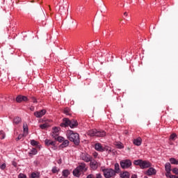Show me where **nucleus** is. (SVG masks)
<instances>
[{"instance_id": "nucleus-32", "label": "nucleus", "mask_w": 178, "mask_h": 178, "mask_svg": "<svg viewBox=\"0 0 178 178\" xmlns=\"http://www.w3.org/2000/svg\"><path fill=\"white\" fill-rule=\"evenodd\" d=\"M39 13H40V15H41V16L43 19H45V13H44V10H42V9H40Z\"/></svg>"}, {"instance_id": "nucleus-42", "label": "nucleus", "mask_w": 178, "mask_h": 178, "mask_svg": "<svg viewBox=\"0 0 178 178\" xmlns=\"http://www.w3.org/2000/svg\"><path fill=\"white\" fill-rule=\"evenodd\" d=\"M176 137H177L176 134H172L170 136V140H175V138H176Z\"/></svg>"}, {"instance_id": "nucleus-41", "label": "nucleus", "mask_w": 178, "mask_h": 178, "mask_svg": "<svg viewBox=\"0 0 178 178\" xmlns=\"http://www.w3.org/2000/svg\"><path fill=\"white\" fill-rule=\"evenodd\" d=\"M68 24H70V26H72V24H74V20H73L72 18H70V19L69 20Z\"/></svg>"}, {"instance_id": "nucleus-40", "label": "nucleus", "mask_w": 178, "mask_h": 178, "mask_svg": "<svg viewBox=\"0 0 178 178\" xmlns=\"http://www.w3.org/2000/svg\"><path fill=\"white\" fill-rule=\"evenodd\" d=\"M172 173H175V175H178V168H175L172 169Z\"/></svg>"}, {"instance_id": "nucleus-53", "label": "nucleus", "mask_w": 178, "mask_h": 178, "mask_svg": "<svg viewBox=\"0 0 178 178\" xmlns=\"http://www.w3.org/2000/svg\"><path fill=\"white\" fill-rule=\"evenodd\" d=\"M144 178H148V177H144Z\"/></svg>"}, {"instance_id": "nucleus-24", "label": "nucleus", "mask_w": 178, "mask_h": 178, "mask_svg": "<svg viewBox=\"0 0 178 178\" xmlns=\"http://www.w3.org/2000/svg\"><path fill=\"white\" fill-rule=\"evenodd\" d=\"M68 146H69V140H64L63 143L60 145L61 148H65V147H68Z\"/></svg>"}, {"instance_id": "nucleus-5", "label": "nucleus", "mask_w": 178, "mask_h": 178, "mask_svg": "<svg viewBox=\"0 0 178 178\" xmlns=\"http://www.w3.org/2000/svg\"><path fill=\"white\" fill-rule=\"evenodd\" d=\"M66 4H65V0H63L58 3V6H56L57 12L60 13V15L65 13L66 12V8H65Z\"/></svg>"}, {"instance_id": "nucleus-6", "label": "nucleus", "mask_w": 178, "mask_h": 178, "mask_svg": "<svg viewBox=\"0 0 178 178\" xmlns=\"http://www.w3.org/2000/svg\"><path fill=\"white\" fill-rule=\"evenodd\" d=\"M122 169H129L131 166V161L129 159L122 160L120 162Z\"/></svg>"}, {"instance_id": "nucleus-37", "label": "nucleus", "mask_w": 178, "mask_h": 178, "mask_svg": "<svg viewBox=\"0 0 178 178\" xmlns=\"http://www.w3.org/2000/svg\"><path fill=\"white\" fill-rule=\"evenodd\" d=\"M116 147L119 148V149H122L123 148V145H122V143H117Z\"/></svg>"}, {"instance_id": "nucleus-54", "label": "nucleus", "mask_w": 178, "mask_h": 178, "mask_svg": "<svg viewBox=\"0 0 178 178\" xmlns=\"http://www.w3.org/2000/svg\"><path fill=\"white\" fill-rule=\"evenodd\" d=\"M81 10V8H79V10Z\"/></svg>"}, {"instance_id": "nucleus-15", "label": "nucleus", "mask_w": 178, "mask_h": 178, "mask_svg": "<svg viewBox=\"0 0 178 178\" xmlns=\"http://www.w3.org/2000/svg\"><path fill=\"white\" fill-rule=\"evenodd\" d=\"M79 124L77 123V121L72 120H70V127L71 129H74V127H77V125Z\"/></svg>"}, {"instance_id": "nucleus-45", "label": "nucleus", "mask_w": 178, "mask_h": 178, "mask_svg": "<svg viewBox=\"0 0 178 178\" xmlns=\"http://www.w3.org/2000/svg\"><path fill=\"white\" fill-rule=\"evenodd\" d=\"M31 99L33 103L37 102V99H35V97H32Z\"/></svg>"}, {"instance_id": "nucleus-22", "label": "nucleus", "mask_w": 178, "mask_h": 178, "mask_svg": "<svg viewBox=\"0 0 178 178\" xmlns=\"http://www.w3.org/2000/svg\"><path fill=\"white\" fill-rule=\"evenodd\" d=\"M22 122V118L20 117H15L13 120L14 124H19Z\"/></svg>"}, {"instance_id": "nucleus-25", "label": "nucleus", "mask_w": 178, "mask_h": 178, "mask_svg": "<svg viewBox=\"0 0 178 178\" xmlns=\"http://www.w3.org/2000/svg\"><path fill=\"white\" fill-rule=\"evenodd\" d=\"M134 165H139L141 168V165L143 164V160L138 159V160H135L134 161Z\"/></svg>"}, {"instance_id": "nucleus-29", "label": "nucleus", "mask_w": 178, "mask_h": 178, "mask_svg": "<svg viewBox=\"0 0 178 178\" xmlns=\"http://www.w3.org/2000/svg\"><path fill=\"white\" fill-rule=\"evenodd\" d=\"M51 171H52V173H58V172H59V168L54 166V167H53Z\"/></svg>"}, {"instance_id": "nucleus-43", "label": "nucleus", "mask_w": 178, "mask_h": 178, "mask_svg": "<svg viewBox=\"0 0 178 178\" xmlns=\"http://www.w3.org/2000/svg\"><path fill=\"white\" fill-rule=\"evenodd\" d=\"M19 178H27V177L24 174H19L18 176Z\"/></svg>"}, {"instance_id": "nucleus-14", "label": "nucleus", "mask_w": 178, "mask_h": 178, "mask_svg": "<svg viewBox=\"0 0 178 178\" xmlns=\"http://www.w3.org/2000/svg\"><path fill=\"white\" fill-rule=\"evenodd\" d=\"M98 166H99V163L95 161H90V168L93 169V170H95L98 168Z\"/></svg>"}, {"instance_id": "nucleus-23", "label": "nucleus", "mask_w": 178, "mask_h": 178, "mask_svg": "<svg viewBox=\"0 0 178 178\" xmlns=\"http://www.w3.org/2000/svg\"><path fill=\"white\" fill-rule=\"evenodd\" d=\"M23 129H24V134L25 136H27V133L29 131V127L27 126V123H24Z\"/></svg>"}, {"instance_id": "nucleus-9", "label": "nucleus", "mask_w": 178, "mask_h": 178, "mask_svg": "<svg viewBox=\"0 0 178 178\" xmlns=\"http://www.w3.org/2000/svg\"><path fill=\"white\" fill-rule=\"evenodd\" d=\"M145 175L147 176H154L156 175V170L155 168L149 167V169L145 172Z\"/></svg>"}, {"instance_id": "nucleus-28", "label": "nucleus", "mask_w": 178, "mask_h": 178, "mask_svg": "<svg viewBox=\"0 0 178 178\" xmlns=\"http://www.w3.org/2000/svg\"><path fill=\"white\" fill-rule=\"evenodd\" d=\"M30 155H37V149L33 148L31 152H29Z\"/></svg>"}, {"instance_id": "nucleus-51", "label": "nucleus", "mask_w": 178, "mask_h": 178, "mask_svg": "<svg viewBox=\"0 0 178 178\" xmlns=\"http://www.w3.org/2000/svg\"><path fill=\"white\" fill-rule=\"evenodd\" d=\"M124 16H126V17H127V13H124Z\"/></svg>"}, {"instance_id": "nucleus-31", "label": "nucleus", "mask_w": 178, "mask_h": 178, "mask_svg": "<svg viewBox=\"0 0 178 178\" xmlns=\"http://www.w3.org/2000/svg\"><path fill=\"white\" fill-rule=\"evenodd\" d=\"M39 177V174L36 172H33L31 174V178H38Z\"/></svg>"}, {"instance_id": "nucleus-4", "label": "nucleus", "mask_w": 178, "mask_h": 178, "mask_svg": "<svg viewBox=\"0 0 178 178\" xmlns=\"http://www.w3.org/2000/svg\"><path fill=\"white\" fill-rule=\"evenodd\" d=\"M106 134L105 131L97 129H92L88 131V136H90V137H105Z\"/></svg>"}, {"instance_id": "nucleus-12", "label": "nucleus", "mask_w": 178, "mask_h": 178, "mask_svg": "<svg viewBox=\"0 0 178 178\" xmlns=\"http://www.w3.org/2000/svg\"><path fill=\"white\" fill-rule=\"evenodd\" d=\"M23 101H29V99L26 96H22V95H18L16 98V102H23Z\"/></svg>"}, {"instance_id": "nucleus-16", "label": "nucleus", "mask_w": 178, "mask_h": 178, "mask_svg": "<svg viewBox=\"0 0 178 178\" xmlns=\"http://www.w3.org/2000/svg\"><path fill=\"white\" fill-rule=\"evenodd\" d=\"M142 139L141 138H138L136 139H134L133 143L134 144V145H137L138 147H140V145H141V143H142Z\"/></svg>"}, {"instance_id": "nucleus-47", "label": "nucleus", "mask_w": 178, "mask_h": 178, "mask_svg": "<svg viewBox=\"0 0 178 178\" xmlns=\"http://www.w3.org/2000/svg\"><path fill=\"white\" fill-rule=\"evenodd\" d=\"M64 113H65L66 115H69V111H67V109L64 110Z\"/></svg>"}, {"instance_id": "nucleus-10", "label": "nucleus", "mask_w": 178, "mask_h": 178, "mask_svg": "<svg viewBox=\"0 0 178 178\" xmlns=\"http://www.w3.org/2000/svg\"><path fill=\"white\" fill-rule=\"evenodd\" d=\"M45 113H47V110L43 109L41 110L40 111H36L34 113V116H35V118H42V116H44V115H45Z\"/></svg>"}, {"instance_id": "nucleus-36", "label": "nucleus", "mask_w": 178, "mask_h": 178, "mask_svg": "<svg viewBox=\"0 0 178 178\" xmlns=\"http://www.w3.org/2000/svg\"><path fill=\"white\" fill-rule=\"evenodd\" d=\"M24 136H26L24 134L19 135L18 137L16 138V140L19 141V140H22V137H24Z\"/></svg>"}, {"instance_id": "nucleus-2", "label": "nucleus", "mask_w": 178, "mask_h": 178, "mask_svg": "<svg viewBox=\"0 0 178 178\" xmlns=\"http://www.w3.org/2000/svg\"><path fill=\"white\" fill-rule=\"evenodd\" d=\"M100 170L103 172V175L105 178H113L115 176H116V174L115 173V170L112 168H105L104 167H102Z\"/></svg>"}, {"instance_id": "nucleus-30", "label": "nucleus", "mask_w": 178, "mask_h": 178, "mask_svg": "<svg viewBox=\"0 0 178 178\" xmlns=\"http://www.w3.org/2000/svg\"><path fill=\"white\" fill-rule=\"evenodd\" d=\"M31 145H33V147H35L37 145H38V142L34 140H31Z\"/></svg>"}, {"instance_id": "nucleus-1", "label": "nucleus", "mask_w": 178, "mask_h": 178, "mask_svg": "<svg viewBox=\"0 0 178 178\" xmlns=\"http://www.w3.org/2000/svg\"><path fill=\"white\" fill-rule=\"evenodd\" d=\"M67 138L75 144V145H79L80 144V136L77 133H74L72 130L67 131Z\"/></svg>"}, {"instance_id": "nucleus-44", "label": "nucleus", "mask_w": 178, "mask_h": 178, "mask_svg": "<svg viewBox=\"0 0 178 178\" xmlns=\"http://www.w3.org/2000/svg\"><path fill=\"white\" fill-rule=\"evenodd\" d=\"M0 168H1L2 170L5 169V168H6V164L3 163V164L1 165H0Z\"/></svg>"}, {"instance_id": "nucleus-48", "label": "nucleus", "mask_w": 178, "mask_h": 178, "mask_svg": "<svg viewBox=\"0 0 178 178\" xmlns=\"http://www.w3.org/2000/svg\"><path fill=\"white\" fill-rule=\"evenodd\" d=\"M58 163H59V164L62 163V159H60L58 160Z\"/></svg>"}, {"instance_id": "nucleus-7", "label": "nucleus", "mask_w": 178, "mask_h": 178, "mask_svg": "<svg viewBox=\"0 0 178 178\" xmlns=\"http://www.w3.org/2000/svg\"><path fill=\"white\" fill-rule=\"evenodd\" d=\"M81 159L82 161H84L85 162H91V156H90L87 153H82L81 155Z\"/></svg>"}, {"instance_id": "nucleus-49", "label": "nucleus", "mask_w": 178, "mask_h": 178, "mask_svg": "<svg viewBox=\"0 0 178 178\" xmlns=\"http://www.w3.org/2000/svg\"><path fill=\"white\" fill-rule=\"evenodd\" d=\"M170 178H178V176H176V175H172V177H170Z\"/></svg>"}, {"instance_id": "nucleus-26", "label": "nucleus", "mask_w": 178, "mask_h": 178, "mask_svg": "<svg viewBox=\"0 0 178 178\" xmlns=\"http://www.w3.org/2000/svg\"><path fill=\"white\" fill-rule=\"evenodd\" d=\"M40 127L42 130H45V129H48V127H49V124L48 123H44L43 124H40Z\"/></svg>"}, {"instance_id": "nucleus-35", "label": "nucleus", "mask_w": 178, "mask_h": 178, "mask_svg": "<svg viewBox=\"0 0 178 178\" xmlns=\"http://www.w3.org/2000/svg\"><path fill=\"white\" fill-rule=\"evenodd\" d=\"M59 136V133H53L52 137L56 140Z\"/></svg>"}, {"instance_id": "nucleus-8", "label": "nucleus", "mask_w": 178, "mask_h": 178, "mask_svg": "<svg viewBox=\"0 0 178 178\" xmlns=\"http://www.w3.org/2000/svg\"><path fill=\"white\" fill-rule=\"evenodd\" d=\"M152 164L148 161H143L140 166L141 169H148V168H151Z\"/></svg>"}, {"instance_id": "nucleus-34", "label": "nucleus", "mask_w": 178, "mask_h": 178, "mask_svg": "<svg viewBox=\"0 0 178 178\" xmlns=\"http://www.w3.org/2000/svg\"><path fill=\"white\" fill-rule=\"evenodd\" d=\"M56 140H58L59 141V143H62V141L65 140V138H63L62 136H58Z\"/></svg>"}, {"instance_id": "nucleus-11", "label": "nucleus", "mask_w": 178, "mask_h": 178, "mask_svg": "<svg viewBox=\"0 0 178 178\" xmlns=\"http://www.w3.org/2000/svg\"><path fill=\"white\" fill-rule=\"evenodd\" d=\"M70 120L69 118H63V122L60 124L61 127H67L70 126Z\"/></svg>"}, {"instance_id": "nucleus-17", "label": "nucleus", "mask_w": 178, "mask_h": 178, "mask_svg": "<svg viewBox=\"0 0 178 178\" xmlns=\"http://www.w3.org/2000/svg\"><path fill=\"white\" fill-rule=\"evenodd\" d=\"M114 172L115 174L120 173V167L119 165V163H116L114 165Z\"/></svg>"}, {"instance_id": "nucleus-52", "label": "nucleus", "mask_w": 178, "mask_h": 178, "mask_svg": "<svg viewBox=\"0 0 178 178\" xmlns=\"http://www.w3.org/2000/svg\"><path fill=\"white\" fill-rule=\"evenodd\" d=\"M103 7L104 8V9L106 8V7H105V5H104V4H103Z\"/></svg>"}, {"instance_id": "nucleus-27", "label": "nucleus", "mask_w": 178, "mask_h": 178, "mask_svg": "<svg viewBox=\"0 0 178 178\" xmlns=\"http://www.w3.org/2000/svg\"><path fill=\"white\" fill-rule=\"evenodd\" d=\"M170 162L172 165H178V161L176 160V159H175V158L170 159Z\"/></svg>"}, {"instance_id": "nucleus-50", "label": "nucleus", "mask_w": 178, "mask_h": 178, "mask_svg": "<svg viewBox=\"0 0 178 178\" xmlns=\"http://www.w3.org/2000/svg\"><path fill=\"white\" fill-rule=\"evenodd\" d=\"M131 178H137V175H133Z\"/></svg>"}, {"instance_id": "nucleus-39", "label": "nucleus", "mask_w": 178, "mask_h": 178, "mask_svg": "<svg viewBox=\"0 0 178 178\" xmlns=\"http://www.w3.org/2000/svg\"><path fill=\"white\" fill-rule=\"evenodd\" d=\"M165 176L166 177H172V175L170 174V171H166V173H165Z\"/></svg>"}, {"instance_id": "nucleus-18", "label": "nucleus", "mask_w": 178, "mask_h": 178, "mask_svg": "<svg viewBox=\"0 0 178 178\" xmlns=\"http://www.w3.org/2000/svg\"><path fill=\"white\" fill-rule=\"evenodd\" d=\"M44 143H45V145H47V146H49V145L55 146V145H56L55 141H52L49 139H46L44 140Z\"/></svg>"}, {"instance_id": "nucleus-46", "label": "nucleus", "mask_w": 178, "mask_h": 178, "mask_svg": "<svg viewBox=\"0 0 178 178\" xmlns=\"http://www.w3.org/2000/svg\"><path fill=\"white\" fill-rule=\"evenodd\" d=\"M12 165L15 167L17 166V162H15V161H13L12 162Z\"/></svg>"}, {"instance_id": "nucleus-19", "label": "nucleus", "mask_w": 178, "mask_h": 178, "mask_svg": "<svg viewBox=\"0 0 178 178\" xmlns=\"http://www.w3.org/2000/svg\"><path fill=\"white\" fill-rule=\"evenodd\" d=\"M120 177L129 178V177H130V173H129V172H127V171H125L120 175Z\"/></svg>"}, {"instance_id": "nucleus-38", "label": "nucleus", "mask_w": 178, "mask_h": 178, "mask_svg": "<svg viewBox=\"0 0 178 178\" xmlns=\"http://www.w3.org/2000/svg\"><path fill=\"white\" fill-rule=\"evenodd\" d=\"M0 138H1V140L5 138V134H3V131H0Z\"/></svg>"}, {"instance_id": "nucleus-13", "label": "nucleus", "mask_w": 178, "mask_h": 178, "mask_svg": "<svg viewBox=\"0 0 178 178\" xmlns=\"http://www.w3.org/2000/svg\"><path fill=\"white\" fill-rule=\"evenodd\" d=\"M95 149H96V151H99V152H104V151H105V149L100 143H96L95 145Z\"/></svg>"}, {"instance_id": "nucleus-55", "label": "nucleus", "mask_w": 178, "mask_h": 178, "mask_svg": "<svg viewBox=\"0 0 178 178\" xmlns=\"http://www.w3.org/2000/svg\"><path fill=\"white\" fill-rule=\"evenodd\" d=\"M81 10V8H79V10Z\"/></svg>"}, {"instance_id": "nucleus-3", "label": "nucleus", "mask_w": 178, "mask_h": 178, "mask_svg": "<svg viewBox=\"0 0 178 178\" xmlns=\"http://www.w3.org/2000/svg\"><path fill=\"white\" fill-rule=\"evenodd\" d=\"M87 167L86 166L85 163H81L75 170L73 171L74 176L76 177H79L81 175V172H86Z\"/></svg>"}, {"instance_id": "nucleus-33", "label": "nucleus", "mask_w": 178, "mask_h": 178, "mask_svg": "<svg viewBox=\"0 0 178 178\" xmlns=\"http://www.w3.org/2000/svg\"><path fill=\"white\" fill-rule=\"evenodd\" d=\"M59 130H60V128L56 127L53 128V133H59Z\"/></svg>"}, {"instance_id": "nucleus-20", "label": "nucleus", "mask_w": 178, "mask_h": 178, "mask_svg": "<svg viewBox=\"0 0 178 178\" xmlns=\"http://www.w3.org/2000/svg\"><path fill=\"white\" fill-rule=\"evenodd\" d=\"M165 172H172V167L170 165V163H165Z\"/></svg>"}, {"instance_id": "nucleus-21", "label": "nucleus", "mask_w": 178, "mask_h": 178, "mask_svg": "<svg viewBox=\"0 0 178 178\" xmlns=\"http://www.w3.org/2000/svg\"><path fill=\"white\" fill-rule=\"evenodd\" d=\"M70 175V172L69 171V170H64L63 171V176L62 178H66L67 177V176H69Z\"/></svg>"}]
</instances>
